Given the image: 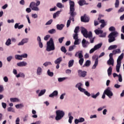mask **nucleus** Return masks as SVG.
I'll return each mask as SVG.
<instances>
[{"label": "nucleus", "mask_w": 124, "mask_h": 124, "mask_svg": "<svg viewBox=\"0 0 124 124\" xmlns=\"http://www.w3.org/2000/svg\"><path fill=\"white\" fill-rule=\"evenodd\" d=\"M69 5H70V12L69 14H70L69 19L68 20L67 22V28H68L70 26V23L71 21L74 22V17L77 15V13L75 12V3L71 0H69Z\"/></svg>", "instance_id": "1"}, {"label": "nucleus", "mask_w": 124, "mask_h": 124, "mask_svg": "<svg viewBox=\"0 0 124 124\" xmlns=\"http://www.w3.org/2000/svg\"><path fill=\"white\" fill-rule=\"evenodd\" d=\"M109 31H112L108 35L109 43H112L114 41H116V37L119 35V33L116 31V28L113 26L110 27L108 29Z\"/></svg>", "instance_id": "2"}, {"label": "nucleus", "mask_w": 124, "mask_h": 124, "mask_svg": "<svg viewBox=\"0 0 124 124\" xmlns=\"http://www.w3.org/2000/svg\"><path fill=\"white\" fill-rule=\"evenodd\" d=\"M55 50V44L53 39L51 38L48 42H47L46 51L50 52Z\"/></svg>", "instance_id": "3"}, {"label": "nucleus", "mask_w": 124, "mask_h": 124, "mask_svg": "<svg viewBox=\"0 0 124 124\" xmlns=\"http://www.w3.org/2000/svg\"><path fill=\"white\" fill-rule=\"evenodd\" d=\"M56 116L55 117V120L56 121H60V120H62V118L64 117V112L62 110H58L56 111Z\"/></svg>", "instance_id": "4"}, {"label": "nucleus", "mask_w": 124, "mask_h": 124, "mask_svg": "<svg viewBox=\"0 0 124 124\" xmlns=\"http://www.w3.org/2000/svg\"><path fill=\"white\" fill-rule=\"evenodd\" d=\"M104 93H105L109 98H111V96H113V93L111 91L110 87H108V89L104 91Z\"/></svg>", "instance_id": "5"}, {"label": "nucleus", "mask_w": 124, "mask_h": 124, "mask_svg": "<svg viewBox=\"0 0 124 124\" xmlns=\"http://www.w3.org/2000/svg\"><path fill=\"white\" fill-rule=\"evenodd\" d=\"M78 73L79 77H82V78H85V77L87 76V71H86L78 70Z\"/></svg>", "instance_id": "6"}, {"label": "nucleus", "mask_w": 124, "mask_h": 124, "mask_svg": "<svg viewBox=\"0 0 124 124\" xmlns=\"http://www.w3.org/2000/svg\"><path fill=\"white\" fill-rule=\"evenodd\" d=\"M83 51H79V53L78 54V59H80L78 62L80 65H83V63L84 62V58H83Z\"/></svg>", "instance_id": "7"}, {"label": "nucleus", "mask_w": 124, "mask_h": 124, "mask_svg": "<svg viewBox=\"0 0 124 124\" xmlns=\"http://www.w3.org/2000/svg\"><path fill=\"white\" fill-rule=\"evenodd\" d=\"M81 21L84 23H88L90 21V18L87 16V15H84L83 16H81Z\"/></svg>", "instance_id": "8"}, {"label": "nucleus", "mask_w": 124, "mask_h": 124, "mask_svg": "<svg viewBox=\"0 0 124 124\" xmlns=\"http://www.w3.org/2000/svg\"><path fill=\"white\" fill-rule=\"evenodd\" d=\"M81 33H82L83 36L84 37H86V38H88V31H87V29H86L84 27H81Z\"/></svg>", "instance_id": "9"}, {"label": "nucleus", "mask_w": 124, "mask_h": 124, "mask_svg": "<svg viewBox=\"0 0 124 124\" xmlns=\"http://www.w3.org/2000/svg\"><path fill=\"white\" fill-rule=\"evenodd\" d=\"M28 41H29L28 38L23 39L22 41L18 44V45L19 46H20V45H24L25 43H28Z\"/></svg>", "instance_id": "10"}, {"label": "nucleus", "mask_w": 124, "mask_h": 124, "mask_svg": "<svg viewBox=\"0 0 124 124\" xmlns=\"http://www.w3.org/2000/svg\"><path fill=\"white\" fill-rule=\"evenodd\" d=\"M78 3L80 6H83V5H85V4L86 5H88L89 4V3H86V0H79Z\"/></svg>", "instance_id": "11"}, {"label": "nucleus", "mask_w": 124, "mask_h": 124, "mask_svg": "<svg viewBox=\"0 0 124 124\" xmlns=\"http://www.w3.org/2000/svg\"><path fill=\"white\" fill-rule=\"evenodd\" d=\"M28 63L27 62H19L18 63H17V66L19 67H23V66H26Z\"/></svg>", "instance_id": "12"}, {"label": "nucleus", "mask_w": 124, "mask_h": 124, "mask_svg": "<svg viewBox=\"0 0 124 124\" xmlns=\"http://www.w3.org/2000/svg\"><path fill=\"white\" fill-rule=\"evenodd\" d=\"M124 53H122L121 55L119 56L117 61V62H118L119 63H122V60L124 59Z\"/></svg>", "instance_id": "13"}, {"label": "nucleus", "mask_w": 124, "mask_h": 124, "mask_svg": "<svg viewBox=\"0 0 124 124\" xmlns=\"http://www.w3.org/2000/svg\"><path fill=\"white\" fill-rule=\"evenodd\" d=\"M20 25V23H16L15 25V29H18V30H21V29H22V28H24V25Z\"/></svg>", "instance_id": "14"}, {"label": "nucleus", "mask_w": 124, "mask_h": 124, "mask_svg": "<svg viewBox=\"0 0 124 124\" xmlns=\"http://www.w3.org/2000/svg\"><path fill=\"white\" fill-rule=\"evenodd\" d=\"M59 93L57 91H54L51 94L49 95V97H54V96H57Z\"/></svg>", "instance_id": "15"}, {"label": "nucleus", "mask_w": 124, "mask_h": 124, "mask_svg": "<svg viewBox=\"0 0 124 124\" xmlns=\"http://www.w3.org/2000/svg\"><path fill=\"white\" fill-rule=\"evenodd\" d=\"M108 65H114V59L113 58H109V60L108 61Z\"/></svg>", "instance_id": "16"}, {"label": "nucleus", "mask_w": 124, "mask_h": 124, "mask_svg": "<svg viewBox=\"0 0 124 124\" xmlns=\"http://www.w3.org/2000/svg\"><path fill=\"white\" fill-rule=\"evenodd\" d=\"M100 23H101V24H102L100 25V27L101 28H104V27H105V26H106V23H105V20H104V19H101L100 20Z\"/></svg>", "instance_id": "17"}, {"label": "nucleus", "mask_w": 124, "mask_h": 124, "mask_svg": "<svg viewBox=\"0 0 124 124\" xmlns=\"http://www.w3.org/2000/svg\"><path fill=\"white\" fill-rule=\"evenodd\" d=\"M64 27V25L62 24L57 25V29L59 31H62V29H63Z\"/></svg>", "instance_id": "18"}, {"label": "nucleus", "mask_w": 124, "mask_h": 124, "mask_svg": "<svg viewBox=\"0 0 124 124\" xmlns=\"http://www.w3.org/2000/svg\"><path fill=\"white\" fill-rule=\"evenodd\" d=\"M122 51H121V49L120 48H118L117 49H115L112 51V54L113 55H116V54H120Z\"/></svg>", "instance_id": "19"}, {"label": "nucleus", "mask_w": 124, "mask_h": 124, "mask_svg": "<svg viewBox=\"0 0 124 124\" xmlns=\"http://www.w3.org/2000/svg\"><path fill=\"white\" fill-rule=\"evenodd\" d=\"M98 64V58H97L95 60L94 64H93L92 68L93 69H95V68H96V66H97Z\"/></svg>", "instance_id": "20"}, {"label": "nucleus", "mask_w": 124, "mask_h": 124, "mask_svg": "<svg viewBox=\"0 0 124 124\" xmlns=\"http://www.w3.org/2000/svg\"><path fill=\"white\" fill-rule=\"evenodd\" d=\"M62 61V57H60L58 58L54 62L55 64H59L61 63V62Z\"/></svg>", "instance_id": "21"}, {"label": "nucleus", "mask_w": 124, "mask_h": 124, "mask_svg": "<svg viewBox=\"0 0 124 124\" xmlns=\"http://www.w3.org/2000/svg\"><path fill=\"white\" fill-rule=\"evenodd\" d=\"M122 63H118L117 62V65H116V71L117 72H120V68H121V64Z\"/></svg>", "instance_id": "22"}, {"label": "nucleus", "mask_w": 124, "mask_h": 124, "mask_svg": "<svg viewBox=\"0 0 124 124\" xmlns=\"http://www.w3.org/2000/svg\"><path fill=\"white\" fill-rule=\"evenodd\" d=\"M118 46L116 45H111L108 47V50H113V49H117Z\"/></svg>", "instance_id": "23"}, {"label": "nucleus", "mask_w": 124, "mask_h": 124, "mask_svg": "<svg viewBox=\"0 0 124 124\" xmlns=\"http://www.w3.org/2000/svg\"><path fill=\"white\" fill-rule=\"evenodd\" d=\"M61 12H62V11H58L56 13H54L53 14L54 19H56V18L57 17V16H59V15H60V13H61Z\"/></svg>", "instance_id": "24"}, {"label": "nucleus", "mask_w": 124, "mask_h": 124, "mask_svg": "<svg viewBox=\"0 0 124 124\" xmlns=\"http://www.w3.org/2000/svg\"><path fill=\"white\" fill-rule=\"evenodd\" d=\"M112 67L110 66L108 69V76H111V74H112Z\"/></svg>", "instance_id": "25"}, {"label": "nucleus", "mask_w": 124, "mask_h": 124, "mask_svg": "<svg viewBox=\"0 0 124 124\" xmlns=\"http://www.w3.org/2000/svg\"><path fill=\"white\" fill-rule=\"evenodd\" d=\"M10 101L11 102H19V100L17 98H11Z\"/></svg>", "instance_id": "26"}, {"label": "nucleus", "mask_w": 124, "mask_h": 124, "mask_svg": "<svg viewBox=\"0 0 124 124\" xmlns=\"http://www.w3.org/2000/svg\"><path fill=\"white\" fill-rule=\"evenodd\" d=\"M42 72V69L41 67H39L37 70V75H41Z\"/></svg>", "instance_id": "27"}, {"label": "nucleus", "mask_w": 124, "mask_h": 124, "mask_svg": "<svg viewBox=\"0 0 124 124\" xmlns=\"http://www.w3.org/2000/svg\"><path fill=\"white\" fill-rule=\"evenodd\" d=\"M94 32H95V33H96V34L98 35V34H100L101 33H103V31H102V30H95L94 31Z\"/></svg>", "instance_id": "28"}, {"label": "nucleus", "mask_w": 124, "mask_h": 124, "mask_svg": "<svg viewBox=\"0 0 124 124\" xmlns=\"http://www.w3.org/2000/svg\"><path fill=\"white\" fill-rule=\"evenodd\" d=\"M99 94H100V93H99V92H98L96 94H92L91 96L92 98H94V99H96V97H97V96L99 95Z\"/></svg>", "instance_id": "29"}, {"label": "nucleus", "mask_w": 124, "mask_h": 124, "mask_svg": "<svg viewBox=\"0 0 124 124\" xmlns=\"http://www.w3.org/2000/svg\"><path fill=\"white\" fill-rule=\"evenodd\" d=\"M74 63V60H71L68 62V67H71V66H73V64Z\"/></svg>", "instance_id": "30"}, {"label": "nucleus", "mask_w": 124, "mask_h": 124, "mask_svg": "<svg viewBox=\"0 0 124 124\" xmlns=\"http://www.w3.org/2000/svg\"><path fill=\"white\" fill-rule=\"evenodd\" d=\"M101 46H102V43H100L97 44V45H95L94 47L96 49V50H97V49H99V48H101Z\"/></svg>", "instance_id": "31"}, {"label": "nucleus", "mask_w": 124, "mask_h": 124, "mask_svg": "<svg viewBox=\"0 0 124 124\" xmlns=\"http://www.w3.org/2000/svg\"><path fill=\"white\" fill-rule=\"evenodd\" d=\"M15 59H16V60H23V58H22V55H15Z\"/></svg>", "instance_id": "32"}, {"label": "nucleus", "mask_w": 124, "mask_h": 124, "mask_svg": "<svg viewBox=\"0 0 124 124\" xmlns=\"http://www.w3.org/2000/svg\"><path fill=\"white\" fill-rule=\"evenodd\" d=\"M47 75L50 76V77H53L54 76V73L50 72L49 70H47Z\"/></svg>", "instance_id": "33"}, {"label": "nucleus", "mask_w": 124, "mask_h": 124, "mask_svg": "<svg viewBox=\"0 0 124 124\" xmlns=\"http://www.w3.org/2000/svg\"><path fill=\"white\" fill-rule=\"evenodd\" d=\"M46 93V90H41L40 93H39L38 96H41V95H43Z\"/></svg>", "instance_id": "34"}, {"label": "nucleus", "mask_w": 124, "mask_h": 124, "mask_svg": "<svg viewBox=\"0 0 124 124\" xmlns=\"http://www.w3.org/2000/svg\"><path fill=\"white\" fill-rule=\"evenodd\" d=\"M84 65L87 66V67H89V66H90V65H91V61H90V60L86 61Z\"/></svg>", "instance_id": "35"}, {"label": "nucleus", "mask_w": 124, "mask_h": 124, "mask_svg": "<svg viewBox=\"0 0 124 124\" xmlns=\"http://www.w3.org/2000/svg\"><path fill=\"white\" fill-rule=\"evenodd\" d=\"M119 5H120V1H119V0H116L115 3V7H116V8H118V7H119Z\"/></svg>", "instance_id": "36"}, {"label": "nucleus", "mask_w": 124, "mask_h": 124, "mask_svg": "<svg viewBox=\"0 0 124 124\" xmlns=\"http://www.w3.org/2000/svg\"><path fill=\"white\" fill-rule=\"evenodd\" d=\"M56 6L59 8H62L63 7H64L63 5H62V3H57Z\"/></svg>", "instance_id": "37"}, {"label": "nucleus", "mask_w": 124, "mask_h": 124, "mask_svg": "<svg viewBox=\"0 0 124 124\" xmlns=\"http://www.w3.org/2000/svg\"><path fill=\"white\" fill-rule=\"evenodd\" d=\"M5 44H6V45H7V46H9V45H10V44H11V39H8L7 40V41L6 42Z\"/></svg>", "instance_id": "38"}, {"label": "nucleus", "mask_w": 124, "mask_h": 124, "mask_svg": "<svg viewBox=\"0 0 124 124\" xmlns=\"http://www.w3.org/2000/svg\"><path fill=\"white\" fill-rule=\"evenodd\" d=\"M45 66H48V65H52V63L50 62H46L43 64Z\"/></svg>", "instance_id": "39"}, {"label": "nucleus", "mask_w": 124, "mask_h": 124, "mask_svg": "<svg viewBox=\"0 0 124 124\" xmlns=\"http://www.w3.org/2000/svg\"><path fill=\"white\" fill-rule=\"evenodd\" d=\"M48 32L49 33H50V34H53V33H55L56 30H55V29H51V30L48 31Z\"/></svg>", "instance_id": "40"}, {"label": "nucleus", "mask_w": 124, "mask_h": 124, "mask_svg": "<svg viewBox=\"0 0 124 124\" xmlns=\"http://www.w3.org/2000/svg\"><path fill=\"white\" fill-rule=\"evenodd\" d=\"M75 47H76V46L75 45H73L72 46H69V51H73V50H74V49H75Z\"/></svg>", "instance_id": "41"}, {"label": "nucleus", "mask_w": 124, "mask_h": 124, "mask_svg": "<svg viewBox=\"0 0 124 124\" xmlns=\"http://www.w3.org/2000/svg\"><path fill=\"white\" fill-rule=\"evenodd\" d=\"M35 5H36L35 2H31L30 3V8H32V7H35Z\"/></svg>", "instance_id": "42"}, {"label": "nucleus", "mask_w": 124, "mask_h": 124, "mask_svg": "<svg viewBox=\"0 0 124 124\" xmlns=\"http://www.w3.org/2000/svg\"><path fill=\"white\" fill-rule=\"evenodd\" d=\"M79 30H80V27H79V26L76 27L74 30L75 33H78V31H79Z\"/></svg>", "instance_id": "43"}, {"label": "nucleus", "mask_w": 124, "mask_h": 124, "mask_svg": "<svg viewBox=\"0 0 124 124\" xmlns=\"http://www.w3.org/2000/svg\"><path fill=\"white\" fill-rule=\"evenodd\" d=\"M61 50L62 52L65 53L67 52L66 48H65V47L64 46H62Z\"/></svg>", "instance_id": "44"}, {"label": "nucleus", "mask_w": 124, "mask_h": 124, "mask_svg": "<svg viewBox=\"0 0 124 124\" xmlns=\"http://www.w3.org/2000/svg\"><path fill=\"white\" fill-rule=\"evenodd\" d=\"M86 43H87V41L83 39L82 41V44L83 47H86Z\"/></svg>", "instance_id": "45"}, {"label": "nucleus", "mask_w": 124, "mask_h": 124, "mask_svg": "<svg viewBox=\"0 0 124 124\" xmlns=\"http://www.w3.org/2000/svg\"><path fill=\"white\" fill-rule=\"evenodd\" d=\"M52 23H53V19H50L46 23V26H48V25H51Z\"/></svg>", "instance_id": "46"}, {"label": "nucleus", "mask_w": 124, "mask_h": 124, "mask_svg": "<svg viewBox=\"0 0 124 124\" xmlns=\"http://www.w3.org/2000/svg\"><path fill=\"white\" fill-rule=\"evenodd\" d=\"M82 87V83H78L76 85V88H78V89L81 88Z\"/></svg>", "instance_id": "47"}, {"label": "nucleus", "mask_w": 124, "mask_h": 124, "mask_svg": "<svg viewBox=\"0 0 124 124\" xmlns=\"http://www.w3.org/2000/svg\"><path fill=\"white\" fill-rule=\"evenodd\" d=\"M91 38V37H93V33L92 32H89L88 34L87 33V38Z\"/></svg>", "instance_id": "48"}, {"label": "nucleus", "mask_w": 124, "mask_h": 124, "mask_svg": "<svg viewBox=\"0 0 124 124\" xmlns=\"http://www.w3.org/2000/svg\"><path fill=\"white\" fill-rule=\"evenodd\" d=\"M32 10H33L34 11H39V9L37 7H33L31 8Z\"/></svg>", "instance_id": "49"}, {"label": "nucleus", "mask_w": 124, "mask_h": 124, "mask_svg": "<svg viewBox=\"0 0 124 124\" xmlns=\"http://www.w3.org/2000/svg\"><path fill=\"white\" fill-rule=\"evenodd\" d=\"M75 41L74 43V45H78L79 44V39H75Z\"/></svg>", "instance_id": "50"}, {"label": "nucleus", "mask_w": 124, "mask_h": 124, "mask_svg": "<svg viewBox=\"0 0 124 124\" xmlns=\"http://www.w3.org/2000/svg\"><path fill=\"white\" fill-rule=\"evenodd\" d=\"M73 39H78V33H75L73 34Z\"/></svg>", "instance_id": "51"}, {"label": "nucleus", "mask_w": 124, "mask_h": 124, "mask_svg": "<svg viewBox=\"0 0 124 124\" xmlns=\"http://www.w3.org/2000/svg\"><path fill=\"white\" fill-rule=\"evenodd\" d=\"M99 37H106V33H101L99 35Z\"/></svg>", "instance_id": "52"}, {"label": "nucleus", "mask_w": 124, "mask_h": 124, "mask_svg": "<svg viewBox=\"0 0 124 124\" xmlns=\"http://www.w3.org/2000/svg\"><path fill=\"white\" fill-rule=\"evenodd\" d=\"M64 38V37H62L60 38L59 39V40H58L59 43H60V44L62 43V42L63 41V39Z\"/></svg>", "instance_id": "53"}, {"label": "nucleus", "mask_w": 124, "mask_h": 124, "mask_svg": "<svg viewBox=\"0 0 124 124\" xmlns=\"http://www.w3.org/2000/svg\"><path fill=\"white\" fill-rule=\"evenodd\" d=\"M65 79V78H58V81L62 82V81H64Z\"/></svg>", "instance_id": "54"}, {"label": "nucleus", "mask_w": 124, "mask_h": 124, "mask_svg": "<svg viewBox=\"0 0 124 124\" xmlns=\"http://www.w3.org/2000/svg\"><path fill=\"white\" fill-rule=\"evenodd\" d=\"M8 112H14V109L11 107H9L7 108Z\"/></svg>", "instance_id": "55"}, {"label": "nucleus", "mask_w": 124, "mask_h": 124, "mask_svg": "<svg viewBox=\"0 0 124 124\" xmlns=\"http://www.w3.org/2000/svg\"><path fill=\"white\" fill-rule=\"evenodd\" d=\"M72 120H73V116H70V117H69L68 122H69V124H72Z\"/></svg>", "instance_id": "56"}, {"label": "nucleus", "mask_w": 124, "mask_h": 124, "mask_svg": "<svg viewBox=\"0 0 124 124\" xmlns=\"http://www.w3.org/2000/svg\"><path fill=\"white\" fill-rule=\"evenodd\" d=\"M124 7H121V8L118 10L119 13H122V12H124Z\"/></svg>", "instance_id": "57"}, {"label": "nucleus", "mask_w": 124, "mask_h": 124, "mask_svg": "<svg viewBox=\"0 0 124 124\" xmlns=\"http://www.w3.org/2000/svg\"><path fill=\"white\" fill-rule=\"evenodd\" d=\"M50 38V35H46L44 37V40L47 41Z\"/></svg>", "instance_id": "58"}, {"label": "nucleus", "mask_w": 124, "mask_h": 124, "mask_svg": "<svg viewBox=\"0 0 124 124\" xmlns=\"http://www.w3.org/2000/svg\"><path fill=\"white\" fill-rule=\"evenodd\" d=\"M16 124H20V118L17 117L16 120Z\"/></svg>", "instance_id": "59"}, {"label": "nucleus", "mask_w": 124, "mask_h": 124, "mask_svg": "<svg viewBox=\"0 0 124 124\" xmlns=\"http://www.w3.org/2000/svg\"><path fill=\"white\" fill-rule=\"evenodd\" d=\"M96 49L94 48V47L93 48H92L90 50V54H93V52H94V51H95Z\"/></svg>", "instance_id": "60"}, {"label": "nucleus", "mask_w": 124, "mask_h": 124, "mask_svg": "<svg viewBox=\"0 0 124 124\" xmlns=\"http://www.w3.org/2000/svg\"><path fill=\"white\" fill-rule=\"evenodd\" d=\"M119 82H122L123 81V78H122V75L119 74Z\"/></svg>", "instance_id": "61"}, {"label": "nucleus", "mask_w": 124, "mask_h": 124, "mask_svg": "<svg viewBox=\"0 0 124 124\" xmlns=\"http://www.w3.org/2000/svg\"><path fill=\"white\" fill-rule=\"evenodd\" d=\"M84 93L86 95H87V96H91V93H88V91H84Z\"/></svg>", "instance_id": "62"}, {"label": "nucleus", "mask_w": 124, "mask_h": 124, "mask_svg": "<svg viewBox=\"0 0 124 124\" xmlns=\"http://www.w3.org/2000/svg\"><path fill=\"white\" fill-rule=\"evenodd\" d=\"M11 60H12V56H9L7 58V61L8 62H11Z\"/></svg>", "instance_id": "63"}, {"label": "nucleus", "mask_w": 124, "mask_h": 124, "mask_svg": "<svg viewBox=\"0 0 124 124\" xmlns=\"http://www.w3.org/2000/svg\"><path fill=\"white\" fill-rule=\"evenodd\" d=\"M3 80L4 81V82H8V78H7V77H4L3 78Z\"/></svg>", "instance_id": "64"}]
</instances>
